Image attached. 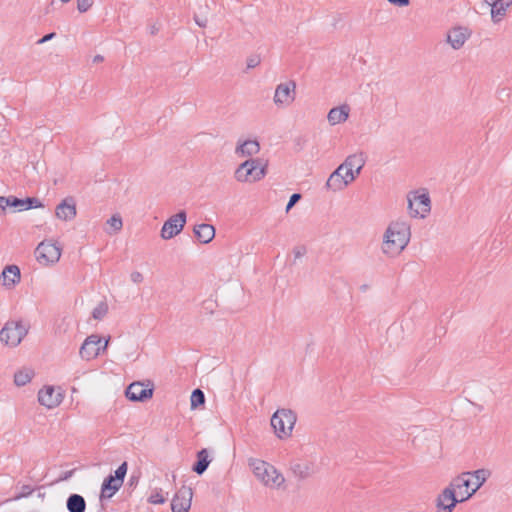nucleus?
<instances>
[{"label": "nucleus", "instance_id": "f257e3e1", "mask_svg": "<svg viewBox=\"0 0 512 512\" xmlns=\"http://www.w3.org/2000/svg\"><path fill=\"white\" fill-rule=\"evenodd\" d=\"M366 163V155L357 152L349 155L344 162L330 175L327 187L333 191H342L359 176Z\"/></svg>", "mask_w": 512, "mask_h": 512}, {"label": "nucleus", "instance_id": "f03ea898", "mask_svg": "<svg viewBox=\"0 0 512 512\" xmlns=\"http://www.w3.org/2000/svg\"><path fill=\"white\" fill-rule=\"evenodd\" d=\"M411 237L409 224L404 220H396L387 227L382 243V250L388 256L399 255L408 245Z\"/></svg>", "mask_w": 512, "mask_h": 512}, {"label": "nucleus", "instance_id": "7ed1b4c3", "mask_svg": "<svg viewBox=\"0 0 512 512\" xmlns=\"http://www.w3.org/2000/svg\"><path fill=\"white\" fill-rule=\"evenodd\" d=\"M489 474V471L485 469L465 472L454 478L450 484L457 492V496L460 500L464 502L483 485Z\"/></svg>", "mask_w": 512, "mask_h": 512}, {"label": "nucleus", "instance_id": "20e7f679", "mask_svg": "<svg viewBox=\"0 0 512 512\" xmlns=\"http://www.w3.org/2000/svg\"><path fill=\"white\" fill-rule=\"evenodd\" d=\"M249 466L253 475L265 486L272 489H280L284 487L285 478L272 464L261 460L253 459Z\"/></svg>", "mask_w": 512, "mask_h": 512}, {"label": "nucleus", "instance_id": "39448f33", "mask_svg": "<svg viewBox=\"0 0 512 512\" xmlns=\"http://www.w3.org/2000/svg\"><path fill=\"white\" fill-rule=\"evenodd\" d=\"M268 169V161L263 159H247L235 170L234 176L241 183H255L262 180Z\"/></svg>", "mask_w": 512, "mask_h": 512}, {"label": "nucleus", "instance_id": "423d86ee", "mask_svg": "<svg viewBox=\"0 0 512 512\" xmlns=\"http://www.w3.org/2000/svg\"><path fill=\"white\" fill-rule=\"evenodd\" d=\"M62 252L63 248L58 241L44 239L35 248L34 257L40 266L52 267L60 261Z\"/></svg>", "mask_w": 512, "mask_h": 512}, {"label": "nucleus", "instance_id": "0eeeda50", "mask_svg": "<svg viewBox=\"0 0 512 512\" xmlns=\"http://www.w3.org/2000/svg\"><path fill=\"white\" fill-rule=\"evenodd\" d=\"M296 414L289 409H278L271 417L274 434L281 440L292 436L296 424Z\"/></svg>", "mask_w": 512, "mask_h": 512}, {"label": "nucleus", "instance_id": "6e6552de", "mask_svg": "<svg viewBox=\"0 0 512 512\" xmlns=\"http://www.w3.org/2000/svg\"><path fill=\"white\" fill-rule=\"evenodd\" d=\"M29 326L22 320H10L0 331V340L7 346L16 347L27 335Z\"/></svg>", "mask_w": 512, "mask_h": 512}, {"label": "nucleus", "instance_id": "1a4fd4ad", "mask_svg": "<svg viewBox=\"0 0 512 512\" xmlns=\"http://www.w3.org/2000/svg\"><path fill=\"white\" fill-rule=\"evenodd\" d=\"M408 213L413 218H425L431 209V200L425 190L411 191L407 195Z\"/></svg>", "mask_w": 512, "mask_h": 512}, {"label": "nucleus", "instance_id": "9d476101", "mask_svg": "<svg viewBox=\"0 0 512 512\" xmlns=\"http://www.w3.org/2000/svg\"><path fill=\"white\" fill-rule=\"evenodd\" d=\"M109 340V337L102 338L96 334L88 336L84 340L79 351L81 358L88 361L97 358L100 354L106 351Z\"/></svg>", "mask_w": 512, "mask_h": 512}, {"label": "nucleus", "instance_id": "9b49d317", "mask_svg": "<svg viewBox=\"0 0 512 512\" xmlns=\"http://www.w3.org/2000/svg\"><path fill=\"white\" fill-rule=\"evenodd\" d=\"M127 473V464L122 463L115 471V474L109 476L102 484L101 487V499L111 498L122 486L124 477Z\"/></svg>", "mask_w": 512, "mask_h": 512}, {"label": "nucleus", "instance_id": "f8f14e48", "mask_svg": "<svg viewBox=\"0 0 512 512\" xmlns=\"http://www.w3.org/2000/svg\"><path fill=\"white\" fill-rule=\"evenodd\" d=\"M64 398V394L61 388L54 386H44L38 392L39 403L47 409H53L58 407Z\"/></svg>", "mask_w": 512, "mask_h": 512}, {"label": "nucleus", "instance_id": "ddd939ff", "mask_svg": "<svg viewBox=\"0 0 512 512\" xmlns=\"http://www.w3.org/2000/svg\"><path fill=\"white\" fill-rule=\"evenodd\" d=\"M185 223V212L181 211L171 216L162 226L161 237L165 240L173 238L183 230Z\"/></svg>", "mask_w": 512, "mask_h": 512}, {"label": "nucleus", "instance_id": "4468645a", "mask_svg": "<svg viewBox=\"0 0 512 512\" xmlns=\"http://www.w3.org/2000/svg\"><path fill=\"white\" fill-rule=\"evenodd\" d=\"M296 84L293 81L279 84L275 89L274 103L277 106H288L295 99Z\"/></svg>", "mask_w": 512, "mask_h": 512}, {"label": "nucleus", "instance_id": "2eb2a0df", "mask_svg": "<svg viewBox=\"0 0 512 512\" xmlns=\"http://www.w3.org/2000/svg\"><path fill=\"white\" fill-rule=\"evenodd\" d=\"M193 497L192 489L187 486H182L176 492L171 502L173 512H188L191 507Z\"/></svg>", "mask_w": 512, "mask_h": 512}, {"label": "nucleus", "instance_id": "dca6fc26", "mask_svg": "<svg viewBox=\"0 0 512 512\" xmlns=\"http://www.w3.org/2000/svg\"><path fill=\"white\" fill-rule=\"evenodd\" d=\"M153 389L149 385L135 382L128 386L126 396L132 401H145L152 397Z\"/></svg>", "mask_w": 512, "mask_h": 512}, {"label": "nucleus", "instance_id": "f3484780", "mask_svg": "<svg viewBox=\"0 0 512 512\" xmlns=\"http://www.w3.org/2000/svg\"><path fill=\"white\" fill-rule=\"evenodd\" d=\"M21 207L20 209H29L31 207L40 208L42 207V203L36 198H27L26 200H21L16 197H4L0 196V209L5 210L6 207Z\"/></svg>", "mask_w": 512, "mask_h": 512}, {"label": "nucleus", "instance_id": "a211bd4d", "mask_svg": "<svg viewBox=\"0 0 512 512\" xmlns=\"http://www.w3.org/2000/svg\"><path fill=\"white\" fill-rule=\"evenodd\" d=\"M459 502H463V500H460V498L457 496V492L450 484L439 494L437 498V507L443 510H452L456 503Z\"/></svg>", "mask_w": 512, "mask_h": 512}, {"label": "nucleus", "instance_id": "6ab92c4d", "mask_svg": "<svg viewBox=\"0 0 512 512\" xmlns=\"http://www.w3.org/2000/svg\"><path fill=\"white\" fill-rule=\"evenodd\" d=\"M55 215L62 221H71L77 215L76 203L73 198L64 199L55 209Z\"/></svg>", "mask_w": 512, "mask_h": 512}, {"label": "nucleus", "instance_id": "aec40b11", "mask_svg": "<svg viewBox=\"0 0 512 512\" xmlns=\"http://www.w3.org/2000/svg\"><path fill=\"white\" fill-rule=\"evenodd\" d=\"M471 32L466 27L457 26L452 28L447 34V42L454 48H461L469 39Z\"/></svg>", "mask_w": 512, "mask_h": 512}, {"label": "nucleus", "instance_id": "412c9836", "mask_svg": "<svg viewBox=\"0 0 512 512\" xmlns=\"http://www.w3.org/2000/svg\"><path fill=\"white\" fill-rule=\"evenodd\" d=\"M21 280V272L17 265L6 266L1 273V284L6 289L14 288Z\"/></svg>", "mask_w": 512, "mask_h": 512}, {"label": "nucleus", "instance_id": "4be33fe9", "mask_svg": "<svg viewBox=\"0 0 512 512\" xmlns=\"http://www.w3.org/2000/svg\"><path fill=\"white\" fill-rule=\"evenodd\" d=\"M260 151V144L257 140H243L239 141L236 148L235 154L240 158L253 159L254 155H257Z\"/></svg>", "mask_w": 512, "mask_h": 512}, {"label": "nucleus", "instance_id": "5701e85b", "mask_svg": "<svg viewBox=\"0 0 512 512\" xmlns=\"http://www.w3.org/2000/svg\"><path fill=\"white\" fill-rule=\"evenodd\" d=\"M486 3L491 7V18L494 23L503 20L507 10L512 5V0H486Z\"/></svg>", "mask_w": 512, "mask_h": 512}, {"label": "nucleus", "instance_id": "b1692460", "mask_svg": "<svg viewBox=\"0 0 512 512\" xmlns=\"http://www.w3.org/2000/svg\"><path fill=\"white\" fill-rule=\"evenodd\" d=\"M350 114V107L347 104L340 105L338 107L332 108L328 115V122L331 125H337L344 123Z\"/></svg>", "mask_w": 512, "mask_h": 512}, {"label": "nucleus", "instance_id": "393cba45", "mask_svg": "<svg viewBox=\"0 0 512 512\" xmlns=\"http://www.w3.org/2000/svg\"><path fill=\"white\" fill-rule=\"evenodd\" d=\"M194 233L201 243L207 244L214 238L215 229L212 225L200 224L194 228Z\"/></svg>", "mask_w": 512, "mask_h": 512}, {"label": "nucleus", "instance_id": "a878e982", "mask_svg": "<svg viewBox=\"0 0 512 512\" xmlns=\"http://www.w3.org/2000/svg\"><path fill=\"white\" fill-rule=\"evenodd\" d=\"M210 459L206 449H202L197 453V462L193 467V471L201 475L209 466Z\"/></svg>", "mask_w": 512, "mask_h": 512}, {"label": "nucleus", "instance_id": "bb28decb", "mask_svg": "<svg viewBox=\"0 0 512 512\" xmlns=\"http://www.w3.org/2000/svg\"><path fill=\"white\" fill-rule=\"evenodd\" d=\"M67 509L69 510V512H84V498L78 494L71 495L67 500Z\"/></svg>", "mask_w": 512, "mask_h": 512}, {"label": "nucleus", "instance_id": "cd10ccee", "mask_svg": "<svg viewBox=\"0 0 512 512\" xmlns=\"http://www.w3.org/2000/svg\"><path fill=\"white\" fill-rule=\"evenodd\" d=\"M33 376L32 369L24 368L15 373L14 382L17 386H24L32 380Z\"/></svg>", "mask_w": 512, "mask_h": 512}, {"label": "nucleus", "instance_id": "c85d7f7f", "mask_svg": "<svg viewBox=\"0 0 512 512\" xmlns=\"http://www.w3.org/2000/svg\"><path fill=\"white\" fill-rule=\"evenodd\" d=\"M205 397L201 390L196 389L191 395V407L196 408L197 406L204 403Z\"/></svg>", "mask_w": 512, "mask_h": 512}, {"label": "nucleus", "instance_id": "c756f323", "mask_svg": "<svg viewBox=\"0 0 512 512\" xmlns=\"http://www.w3.org/2000/svg\"><path fill=\"white\" fill-rule=\"evenodd\" d=\"M108 311V307L105 303H100L95 309L93 310V317L95 319H102Z\"/></svg>", "mask_w": 512, "mask_h": 512}, {"label": "nucleus", "instance_id": "7c9ffc66", "mask_svg": "<svg viewBox=\"0 0 512 512\" xmlns=\"http://www.w3.org/2000/svg\"><path fill=\"white\" fill-rule=\"evenodd\" d=\"M94 0H77V9L80 13L87 12L93 6Z\"/></svg>", "mask_w": 512, "mask_h": 512}, {"label": "nucleus", "instance_id": "2f4dec72", "mask_svg": "<svg viewBox=\"0 0 512 512\" xmlns=\"http://www.w3.org/2000/svg\"><path fill=\"white\" fill-rule=\"evenodd\" d=\"M148 501L152 504H162L166 501V498L161 492L155 491L149 496Z\"/></svg>", "mask_w": 512, "mask_h": 512}, {"label": "nucleus", "instance_id": "473e14b6", "mask_svg": "<svg viewBox=\"0 0 512 512\" xmlns=\"http://www.w3.org/2000/svg\"><path fill=\"white\" fill-rule=\"evenodd\" d=\"M107 223L115 232L122 228V220L119 216H112Z\"/></svg>", "mask_w": 512, "mask_h": 512}, {"label": "nucleus", "instance_id": "72a5a7b5", "mask_svg": "<svg viewBox=\"0 0 512 512\" xmlns=\"http://www.w3.org/2000/svg\"><path fill=\"white\" fill-rule=\"evenodd\" d=\"M299 199H300V195L299 194H293L290 197V200H289V202L287 204L286 210L287 211L290 210Z\"/></svg>", "mask_w": 512, "mask_h": 512}, {"label": "nucleus", "instance_id": "f704fd0d", "mask_svg": "<svg viewBox=\"0 0 512 512\" xmlns=\"http://www.w3.org/2000/svg\"><path fill=\"white\" fill-rule=\"evenodd\" d=\"M389 3L399 6V7H406L409 5V0H387Z\"/></svg>", "mask_w": 512, "mask_h": 512}, {"label": "nucleus", "instance_id": "c9c22d12", "mask_svg": "<svg viewBox=\"0 0 512 512\" xmlns=\"http://www.w3.org/2000/svg\"><path fill=\"white\" fill-rule=\"evenodd\" d=\"M54 33H51V34H48L46 36H44L42 39L39 40V43H44L50 39H52L54 37Z\"/></svg>", "mask_w": 512, "mask_h": 512}, {"label": "nucleus", "instance_id": "e433bc0d", "mask_svg": "<svg viewBox=\"0 0 512 512\" xmlns=\"http://www.w3.org/2000/svg\"><path fill=\"white\" fill-rule=\"evenodd\" d=\"M61 1L66 3V2H69L70 0H61Z\"/></svg>", "mask_w": 512, "mask_h": 512}]
</instances>
